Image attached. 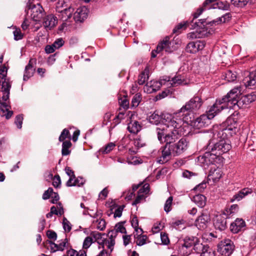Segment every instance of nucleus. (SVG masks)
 <instances>
[{"mask_svg":"<svg viewBox=\"0 0 256 256\" xmlns=\"http://www.w3.org/2000/svg\"><path fill=\"white\" fill-rule=\"evenodd\" d=\"M226 218L222 216H217L214 224L215 228L221 231L224 230L226 228Z\"/></svg>","mask_w":256,"mask_h":256,"instance_id":"31","label":"nucleus"},{"mask_svg":"<svg viewBox=\"0 0 256 256\" xmlns=\"http://www.w3.org/2000/svg\"><path fill=\"white\" fill-rule=\"evenodd\" d=\"M193 201L200 208H203L206 206V198L202 194H196L193 198Z\"/></svg>","mask_w":256,"mask_h":256,"instance_id":"34","label":"nucleus"},{"mask_svg":"<svg viewBox=\"0 0 256 256\" xmlns=\"http://www.w3.org/2000/svg\"><path fill=\"white\" fill-rule=\"evenodd\" d=\"M242 90V86H237L232 89L220 100L226 105L228 108H234L236 105L239 108V96Z\"/></svg>","mask_w":256,"mask_h":256,"instance_id":"7","label":"nucleus"},{"mask_svg":"<svg viewBox=\"0 0 256 256\" xmlns=\"http://www.w3.org/2000/svg\"><path fill=\"white\" fill-rule=\"evenodd\" d=\"M52 191L53 189L52 188H49L47 190L44 192L42 195V198L44 200L48 199L51 196Z\"/></svg>","mask_w":256,"mask_h":256,"instance_id":"60","label":"nucleus"},{"mask_svg":"<svg viewBox=\"0 0 256 256\" xmlns=\"http://www.w3.org/2000/svg\"><path fill=\"white\" fill-rule=\"evenodd\" d=\"M256 100V92L250 94L242 96L239 100V108L242 107L244 104L248 105Z\"/></svg>","mask_w":256,"mask_h":256,"instance_id":"21","label":"nucleus"},{"mask_svg":"<svg viewBox=\"0 0 256 256\" xmlns=\"http://www.w3.org/2000/svg\"><path fill=\"white\" fill-rule=\"evenodd\" d=\"M124 222H118L116 224L114 228L110 230L116 232V236H117L118 232L122 234H126V229L124 226Z\"/></svg>","mask_w":256,"mask_h":256,"instance_id":"40","label":"nucleus"},{"mask_svg":"<svg viewBox=\"0 0 256 256\" xmlns=\"http://www.w3.org/2000/svg\"><path fill=\"white\" fill-rule=\"evenodd\" d=\"M160 238L162 242L164 244L167 245L170 243V240L166 234L161 233Z\"/></svg>","mask_w":256,"mask_h":256,"instance_id":"59","label":"nucleus"},{"mask_svg":"<svg viewBox=\"0 0 256 256\" xmlns=\"http://www.w3.org/2000/svg\"><path fill=\"white\" fill-rule=\"evenodd\" d=\"M108 238H105L104 244L110 250V253L112 252L115 244L116 232L114 231H109L108 234Z\"/></svg>","mask_w":256,"mask_h":256,"instance_id":"30","label":"nucleus"},{"mask_svg":"<svg viewBox=\"0 0 256 256\" xmlns=\"http://www.w3.org/2000/svg\"><path fill=\"white\" fill-rule=\"evenodd\" d=\"M84 183V180L80 177L78 178H70L66 182V186H78L83 185Z\"/></svg>","mask_w":256,"mask_h":256,"instance_id":"35","label":"nucleus"},{"mask_svg":"<svg viewBox=\"0 0 256 256\" xmlns=\"http://www.w3.org/2000/svg\"><path fill=\"white\" fill-rule=\"evenodd\" d=\"M123 116L124 114L122 113H120L117 116L115 117L112 122V124H114V126H110L109 128L110 133L111 132L112 128L120 122V120L123 118Z\"/></svg>","mask_w":256,"mask_h":256,"instance_id":"49","label":"nucleus"},{"mask_svg":"<svg viewBox=\"0 0 256 256\" xmlns=\"http://www.w3.org/2000/svg\"><path fill=\"white\" fill-rule=\"evenodd\" d=\"M223 78L228 82H232L236 79V76L234 72L228 70H226L224 74L223 75Z\"/></svg>","mask_w":256,"mask_h":256,"instance_id":"41","label":"nucleus"},{"mask_svg":"<svg viewBox=\"0 0 256 256\" xmlns=\"http://www.w3.org/2000/svg\"><path fill=\"white\" fill-rule=\"evenodd\" d=\"M195 252L200 254V256H215V252L208 244L202 243L197 244L195 246Z\"/></svg>","mask_w":256,"mask_h":256,"instance_id":"16","label":"nucleus"},{"mask_svg":"<svg viewBox=\"0 0 256 256\" xmlns=\"http://www.w3.org/2000/svg\"><path fill=\"white\" fill-rule=\"evenodd\" d=\"M210 119L206 114L201 115L196 120H192L189 122L188 124H190L195 128L200 129L204 128L210 124Z\"/></svg>","mask_w":256,"mask_h":256,"instance_id":"14","label":"nucleus"},{"mask_svg":"<svg viewBox=\"0 0 256 256\" xmlns=\"http://www.w3.org/2000/svg\"><path fill=\"white\" fill-rule=\"evenodd\" d=\"M142 124L136 120L131 119L128 124V130L132 134H138L142 130Z\"/></svg>","mask_w":256,"mask_h":256,"instance_id":"25","label":"nucleus"},{"mask_svg":"<svg viewBox=\"0 0 256 256\" xmlns=\"http://www.w3.org/2000/svg\"><path fill=\"white\" fill-rule=\"evenodd\" d=\"M232 16L230 12H227L222 15L221 17L218 18L216 20H214L213 23H217V24L224 23L228 22L231 18Z\"/></svg>","mask_w":256,"mask_h":256,"instance_id":"42","label":"nucleus"},{"mask_svg":"<svg viewBox=\"0 0 256 256\" xmlns=\"http://www.w3.org/2000/svg\"><path fill=\"white\" fill-rule=\"evenodd\" d=\"M242 84L246 88H256V70L250 72L248 76L245 77L242 80Z\"/></svg>","mask_w":256,"mask_h":256,"instance_id":"19","label":"nucleus"},{"mask_svg":"<svg viewBox=\"0 0 256 256\" xmlns=\"http://www.w3.org/2000/svg\"><path fill=\"white\" fill-rule=\"evenodd\" d=\"M3 101L4 102H2L0 100V109L4 113L6 112V114H4V116H6V119H9L12 117L13 114V112L10 110V102L8 100Z\"/></svg>","mask_w":256,"mask_h":256,"instance_id":"27","label":"nucleus"},{"mask_svg":"<svg viewBox=\"0 0 256 256\" xmlns=\"http://www.w3.org/2000/svg\"><path fill=\"white\" fill-rule=\"evenodd\" d=\"M64 44V42L62 38H60L55 40L52 44L55 50L59 48L62 46Z\"/></svg>","mask_w":256,"mask_h":256,"instance_id":"53","label":"nucleus"},{"mask_svg":"<svg viewBox=\"0 0 256 256\" xmlns=\"http://www.w3.org/2000/svg\"><path fill=\"white\" fill-rule=\"evenodd\" d=\"M204 47V44L202 42L197 40L189 42L186 48V50L190 54H196L199 50H202Z\"/></svg>","mask_w":256,"mask_h":256,"instance_id":"17","label":"nucleus"},{"mask_svg":"<svg viewBox=\"0 0 256 256\" xmlns=\"http://www.w3.org/2000/svg\"><path fill=\"white\" fill-rule=\"evenodd\" d=\"M45 246L50 249L51 252H54L57 251L62 252L64 250V242H60L57 244L51 240H47L45 243Z\"/></svg>","mask_w":256,"mask_h":256,"instance_id":"28","label":"nucleus"},{"mask_svg":"<svg viewBox=\"0 0 256 256\" xmlns=\"http://www.w3.org/2000/svg\"><path fill=\"white\" fill-rule=\"evenodd\" d=\"M90 236L94 240V242H97L102 248H104L105 238H102V236H104V234H102L98 232H92Z\"/></svg>","mask_w":256,"mask_h":256,"instance_id":"32","label":"nucleus"},{"mask_svg":"<svg viewBox=\"0 0 256 256\" xmlns=\"http://www.w3.org/2000/svg\"><path fill=\"white\" fill-rule=\"evenodd\" d=\"M74 9L72 4L65 8V16H67V19L65 20V27L69 30H75L76 28V24L82 22L88 16V9L86 6H82L76 10L74 14L72 20H70Z\"/></svg>","mask_w":256,"mask_h":256,"instance_id":"6","label":"nucleus"},{"mask_svg":"<svg viewBox=\"0 0 256 256\" xmlns=\"http://www.w3.org/2000/svg\"><path fill=\"white\" fill-rule=\"evenodd\" d=\"M234 248V242L230 239L222 240L218 246V251L224 256L230 255Z\"/></svg>","mask_w":256,"mask_h":256,"instance_id":"11","label":"nucleus"},{"mask_svg":"<svg viewBox=\"0 0 256 256\" xmlns=\"http://www.w3.org/2000/svg\"><path fill=\"white\" fill-rule=\"evenodd\" d=\"M92 226L100 230H104L106 226V222L103 218L98 219L96 221H94Z\"/></svg>","mask_w":256,"mask_h":256,"instance_id":"38","label":"nucleus"},{"mask_svg":"<svg viewBox=\"0 0 256 256\" xmlns=\"http://www.w3.org/2000/svg\"><path fill=\"white\" fill-rule=\"evenodd\" d=\"M131 224L132 226L134 228L135 232H136V230L140 231V230H142V228L138 227V220L136 216L134 217L131 220Z\"/></svg>","mask_w":256,"mask_h":256,"instance_id":"51","label":"nucleus"},{"mask_svg":"<svg viewBox=\"0 0 256 256\" xmlns=\"http://www.w3.org/2000/svg\"><path fill=\"white\" fill-rule=\"evenodd\" d=\"M214 8L226 10L230 8V4L226 2H219L214 4Z\"/></svg>","mask_w":256,"mask_h":256,"instance_id":"43","label":"nucleus"},{"mask_svg":"<svg viewBox=\"0 0 256 256\" xmlns=\"http://www.w3.org/2000/svg\"><path fill=\"white\" fill-rule=\"evenodd\" d=\"M134 145L138 148L142 147L144 144L140 138H136L134 139Z\"/></svg>","mask_w":256,"mask_h":256,"instance_id":"63","label":"nucleus"},{"mask_svg":"<svg viewBox=\"0 0 256 256\" xmlns=\"http://www.w3.org/2000/svg\"><path fill=\"white\" fill-rule=\"evenodd\" d=\"M145 198L146 196L143 194H138L137 196L136 197L134 202H132V205L136 206L137 204H140L145 199Z\"/></svg>","mask_w":256,"mask_h":256,"instance_id":"54","label":"nucleus"},{"mask_svg":"<svg viewBox=\"0 0 256 256\" xmlns=\"http://www.w3.org/2000/svg\"><path fill=\"white\" fill-rule=\"evenodd\" d=\"M144 231L142 230H140V231L136 230V233H134V238L136 244L138 246H142L150 242L146 235L142 234Z\"/></svg>","mask_w":256,"mask_h":256,"instance_id":"22","label":"nucleus"},{"mask_svg":"<svg viewBox=\"0 0 256 256\" xmlns=\"http://www.w3.org/2000/svg\"><path fill=\"white\" fill-rule=\"evenodd\" d=\"M170 37L168 36H166L162 41H160L157 46L155 52L160 53L162 50L166 52L170 53L173 51L171 45L172 42L170 40Z\"/></svg>","mask_w":256,"mask_h":256,"instance_id":"15","label":"nucleus"},{"mask_svg":"<svg viewBox=\"0 0 256 256\" xmlns=\"http://www.w3.org/2000/svg\"><path fill=\"white\" fill-rule=\"evenodd\" d=\"M232 4L237 7H243L245 6L248 0H230Z\"/></svg>","mask_w":256,"mask_h":256,"instance_id":"50","label":"nucleus"},{"mask_svg":"<svg viewBox=\"0 0 256 256\" xmlns=\"http://www.w3.org/2000/svg\"><path fill=\"white\" fill-rule=\"evenodd\" d=\"M7 70L5 68L0 70V78L2 80L1 84V90L2 92V100H9L10 90L12 86L10 79L6 78Z\"/></svg>","mask_w":256,"mask_h":256,"instance_id":"9","label":"nucleus"},{"mask_svg":"<svg viewBox=\"0 0 256 256\" xmlns=\"http://www.w3.org/2000/svg\"><path fill=\"white\" fill-rule=\"evenodd\" d=\"M123 244L124 246H128L131 240V235L125 234L122 236Z\"/></svg>","mask_w":256,"mask_h":256,"instance_id":"62","label":"nucleus"},{"mask_svg":"<svg viewBox=\"0 0 256 256\" xmlns=\"http://www.w3.org/2000/svg\"><path fill=\"white\" fill-rule=\"evenodd\" d=\"M119 103L120 106L124 109H127L129 107V102L126 98L119 100Z\"/></svg>","mask_w":256,"mask_h":256,"instance_id":"55","label":"nucleus"},{"mask_svg":"<svg viewBox=\"0 0 256 256\" xmlns=\"http://www.w3.org/2000/svg\"><path fill=\"white\" fill-rule=\"evenodd\" d=\"M233 133H235V130L234 132L231 128L219 129L218 126H214L210 134V139L208 146V149H212V152H216L220 156L228 152L232 148L228 136Z\"/></svg>","mask_w":256,"mask_h":256,"instance_id":"2","label":"nucleus"},{"mask_svg":"<svg viewBox=\"0 0 256 256\" xmlns=\"http://www.w3.org/2000/svg\"><path fill=\"white\" fill-rule=\"evenodd\" d=\"M52 185L55 188H58L61 184L60 178L58 175H56L52 179Z\"/></svg>","mask_w":256,"mask_h":256,"instance_id":"57","label":"nucleus"},{"mask_svg":"<svg viewBox=\"0 0 256 256\" xmlns=\"http://www.w3.org/2000/svg\"><path fill=\"white\" fill-rule=\"evenodd\" d=\"M14 38L16 40H18L22 38L24 35L22 33L20 28H16L13 32Z\"/></svg>","mask_w":256,"mask_h":256,"instance_id":"52","label":"nucleus"},{"mask_svg":"<svg viewBox=\"0 0 256 256\" xmlns=\"http://www.w3.org/2000/svg\"><path fill=\"white\" fill-rule=\"evenodd\" d=\"M252 192V190L249 188H243L234 194L233 196L230 198V202H232L234 201H240L244 198L246 196L251 194Z\"/></svg>","mask_w":256,"mask_h":256,"instance_id":"26","label":"nucleus"},{"mask_svg":"<svg viewBox=\"0 0 256 256\" xmlns=\"http://www.w3.org/2000/svg\"><path fill=\"white\" fill-rule=\"evenodd\" d=\"M211 8V3L210 2H207V0H206L202 4V7L198 8L196 12L194 14V18H198L204 10L210 9Z\"/></svg>","mask_w":256,"mask_h":256,"instance_id":"37","label":"nucleus"},{"mask_svg":"<svg viewBox=\"0 0 256 256\" xmlns=\"http://www.w3.org/2000/svg\"><path fill=\"white\" fill-rule=\"evenodd\" d=\"M56 23V18L53 15L50 14L44 18L42 26L46 30H50L55 26Z\"/></svg>","mask_w":256,"mask_h":256,"instance_id":"23","label":"nucleus"},{"mask_svg":"<svg viewBox=\"0 0 256 256\" xmlns=\"http://www.w3.org/2000/svg\"><path fill=\"white\" fill-rule=\"evenodd\" d=\"M27 7L28 10H31V17L34 21H39L43 16L44 9L38 4L36 5L31 4L30 0L27 4Z\"/></svg>","mask_w":256,"mask_h":256,"instance_id":"13","label":"nucleus"},{"mask_svg":"<svg viewBox=\"0 0 256 256\" xmlns=\"http://www.w3.org/2000/svg\"><path fill=\"white\" fill-rule=\"evenodd\" d=\"M149 68H145L144 70L138 76V82L140 85L144 84L148 78Z\"/></svg>","mask_w":256,"mask_h":256,"instance_id":"36","label":"nucleus"},{"mask_svg":"<svg viewBox=\"0 0 256 256\" xmlns=\"http://www.w3.org/2000/svg\"><path fill=\"white\" fill-rule=\"evenodd\" d=\"M50 212L52 214H55L56 215H60L61 216L63 214L64 210H63L62 208L61 209H60L59 210H58L56 208L53 206L50 208Z\"/></svg>","mask_w":256,"mask_h":256,"instance_id":"61","label":"nucleus"},{"mask_svg":"<svg viewBox=\"0 0 256 256\" xmlns=\"http://www.w3.org/2000/svg\"><path fill=\"white\" fill-rule=\"evenodd\" d=\"M189 80L184 74H176L174 76L170 78L169 76H164L160 80L159 82L150 81L145 85L144 91L148 93H152L156 91L162 85H166L168 87H176L179 86L186 85L188 84Z\"/></svg>","mask_w":256,"mask_h":256,"instance_id":"3","label":"nucleus"},{"mask_svg":"<svg viewBox=\"0 0 256 256\" xmlns=\"http://www.w3.org/2000/svg\"><path fill=\"white\" fill-rule=\"evenodd\" d=\"M46 235L48 238L52 239L54 240H56V234L52 230H48L47 231Z\"/></svg>","mask_w":256,"mask_h":256,"instance_id":"64","label":"nucleus"},{"mask_svg":"<svg viewBox=\"0 0 256 256\" xmlns=\"http://www.w3.org/2000/svg\"><path fill=\"white\" fill-rule=\"evenodd\" d=\"M23 121V116L22 115H18L16 116L15 120V124L17 126L18 128H21Z\"/></svg>","mask_w":256,"mask_h":256,"instance_id":"56","label":"nucleus"},{"mask_svg":"<svg viewBox=\"0 0 256 256\" xmlns=\"http://www.w3.org/2000/svg\"><path fill=\"white\" fill-rule=\"evenodd\" d=\"M210 221V216L206 214H202L195 222L196 226L200 230H204L208 226V224Z\"/></svg>","mask_w":256,"mask_h":256,"instance_id":"18","label":"nucleus"},{"mask_svg":"<svg viewBox=\"0 0 256 256\" xmlns=\"http://www.w3.org/2000/svg\"><path fill=\"white\" fill-rule=\"evenodd\" d=\"M228 108L220 100H216V102L210 106L206 111V115L210 120L212 119L216 115H217L220 111L224 109Z\"/></svg>","mask_w":256,"mask_h":256,"instance_id":"12","label":"nucleus"},{"mask_svg":"<svg viewBox=\"0 0 256 256\" xmlns=\"http://www.w3.org/2000/svg\"><path fill=\"white\" fill-rule=\"evenodd\" d=\"M238 204H232L229 208H226L223 212V214L226 216V218H230L238 211Z\"/></svg>","mask_w":256,"mask_h":256,"instance_id":"33","label":"nucleus"},{"mask_svg":"<svg viewBox=\"0 0 256 256\" xmlns=\"http://www.w3.org/2000/svg\"><path fill=\"white\" fill-rule=\"evenodd\" d=\"M202 98L195 96L183 106L174 116L180 118L188 126L189 122L192 121L194 112L199 110L202 104Z\"/></svg>","mask_w":256,"mask_h":256,"instance_id":"5","label":"nucleus"},{"mask_svg":"<svg viewBox=\"0 0 256 256\" xmlns=\"http://www.w3.org/2000/svg\"><path fill=\"white\" fill-rule=\"evenodd\" d=\"M116 146L114 142H110L108 143L104 147L101 148L100 151L104 154H108Z\"/></svg>","mask_w":256,"mask_h":256,"instance_id":"44","label":"nucleus"},{"mask_svg":"<svg viewBox=\"0 0 256 256\" xmlns=\"http://www.w3.org/2000/svg\"><path fill=\"white\" fill-rule=\"evenodd\" d=\"M94 242V240L90 236H86L83 242L82 248L84 249H88L89 248L92 244Z\"/></svg>","mask_w":256,"mask_h":256,"instance_id":"45","label":"nucleus"},{"mask_svg":"<svg viewBox=\"0 0 256 256\" xmlns=\"http://www.w3.org/2000/svg\"><path fill=\"white\" fill-rule=\"evenodd\" d=\"M188 142L184 138H182L178 142H174L171 146L162 147V156L158 159L157 162L164 164L170 160L172 156H180L188 148Z\"/></svg>","mask_w":256,"mask_h":256,"instance_id":"4","label":"nucleus"},{"mask_svg":"<svg viewBox=\"0 0 256 256\" xmlns=\"http://www.w3.org/2000/svg\"><path fill=\"white\" fill-rule=\"evenodd\" d=\"M168 116H170V114H168L164 116V118L158 114L156 112H154L148 118V120L150 123L158 125L160 124H163V121L167 118Z\"/></svg>","mask_w":256,"mask_h":256,"instance_id":"29","label":"nucleus"},{"mask_svg":"<svg viewBox=\"0 0 256 256\" xmlns=\"http://www.w3.org/2000/svg\"><path fill=\"white\" fill-rule=\"evenodd\" d=\"M72 144L70 142V140H65V156L67 155H69L71 150H69V148L72 147Z\"/></svg>","mask_w":256,"mask_h":256,"instance_id":"58","label":"nucleus"},{"mask_svg":"<svg viewBox=\"0 0 256 256\" xmlns=\"http://www.w3.org/2000/svg\"><path fill=\"white\" fill-rule=\"evenodd\" d=\"M36 62L35 58H31L29 60L28 64L25 68L23 78L24 80H27L33 76L35 70L34 66L36 64Z\"/></svg>","mask_w":256,"mask_h":256,"instance_id":"20","label":"nucleus"},{"mask_svg":"<svg viewBox=\"0 0 256 256\" xmlns=\"http://www.w3.org/2000/svg\"><path fill=\"white\" fill-rule=\"evenodd\" d=\"M142 100V96L140 93H137L132 98L130 107L136 108L138 106Z\"/></svg>","mask_w":256,"mask_h":256,"instance_id":"39","label":"nucleus"},{"mask_svg":"<svg viewBox=\"0 0 256 256\" xmlns=\"http://www.w3.org/2000/svg\"><path fill=\"white\" fill-rule=\"evenodd\" d=\"M200 243V240L196 237L186 236L184 239L178 250L182 255L188 256L192 252V249L195 250V246L197 244Z\"/></svg>","mask_w":256,"mask_h":256,"instance_id":"8","label":"nucleus"},{"mask_svg":"<svg viewBox=\"0 0 256 256\" xmlns=\"http://www.w3.org/2000/svg\"><path fill=\"white\" fill-rule=\"evenodd\" d=\"M246 226L245 222L242 218H236L234 222L231 224L230 230L234 234L238 233Z\"/></svg>","mask_w":256,"mask_h":256,"instance_id":"24","label":"nucleus"},{"mask_svg":"<svg viewBox=\"0 0 256 256\" xmlns=\"http://www.w3.org/2000/svg\"><path fill=\"white\" fill-rule=\"evenodd\" d=\"M212 150V149H210ZM222 156L218 154L216 152H206L204 155L198 157L200 163L204 166L214 164L220 162Z\"/></svg>","mask_w":256,"mask_h":256,"instance_id":"10","label":"nucleus"},{"mask_svg":"<svg viewBox=\"0 0 256 256\" xmlns=\"http://www.w3.org/2000/svg\"><path fill=\"white\" fill-rule=\"evenodd\" d=\"M130 142V140L128 138L124 137L120 142V144L118 146V150H122L126 148Z\"/></svg>","mask_w":256,"mask_h":256,"instance_id":"46","label":"nucleus"},{"mask_svg":"<svg viewBox=\"0 0 256 256\" xmlns=\"http://www.w3.org/2000/svg\"><path fill=\"white\" fill-rule=\"evenodd\" d=\"M173 198L172 196H170L166 200L164 205V210L168 213L172 210V204Z\"/></svg>","mask_w":256,"mask_h":256,"instance_id":"47","label":"nucleus"},{"mask_svg":"<svg viewBox=\"0 0 256 256\" xmlns=\"http://www.w3.org/2000/svg\"><path fill=\"white\" fill-rule=\"evenodd\" d=\"M150 191V185L148 184H145L142 186L140 185L138 194H143L144 196H146Z\"/></svg>","mask_w":256,"mask_h":256,"instance_id":"48","label":"nucleus"},{"mask_svg":"<svg viewBox=\"0 0 256 256\" xmlns=\"http://www.w3.org/2000/svg\"><path fill=\"white\" fill-rule=\"evenodd\" d=\"M189 126L178 116H168L163 124L156 128L158 138L160 142H166L163 147L171 146L178 138V136L186 135Z\"/></svg>","mask_w":256,"mask_h":256,"instance_id":"1","label":"nucleus"}]
</instances>
